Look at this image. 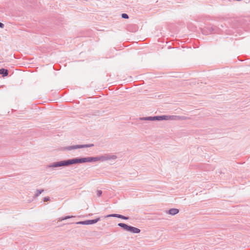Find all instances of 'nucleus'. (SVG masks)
<instances>
[{"instance_id": "nucleus-4", "label": "nucleus", "mask_w": 250, "mask_h": 250, "mask_svg": "<svg viewBox=\"0 0 250 250\" xmlns=\"http://www.w3.org/2000/svg\"><path fill=\"white\" fill-rule=\"evenodd\" d=\"M100 220V218H97L96 219L94 220H86L84 221H80L77 223V224H82V225H91L93 224H95L98 222Z\"/></svg>"}, {"instance_id": "nucleus-14", "label": "nucleus", "mask_w": 250, "mask_h": 250, "mask_svg": "<svg viewBox=\"0 0 250 250\" xmlns=\"http://www.w3.org/2000/svg\"><path fill=\"white\" fill-rule=\"evenodd\" d=\"M122 17L123 18H124V19H128V16L126 14L123 13V14H122Z\"/></svg>"}, {"instance_id": "nucleus-15", "label": "nucleus", "mask_w": 250, "mask_h": 250, "mask_svg": "<svg viewBox=\"0 0 250 250\" xmlns=\"http://www.w3.org/2000/svg\"><path fill=\"white\" fill-rule=\"evenodd\" d=\"M102 194V191L101 190H98L97 192V195L98 196H100Z\"/></svg>"}, {"instance_id": "nucleus-17", "label": "nucleus", "mask_w": 250, "mask_h": 250, "mask_svg": "<svg viewBox=\"0 0 250 250\" xmlns=\"http://www.w3.org/2000/svg\"><path fill=\"white\" fill-rule=\"evenodd\" d=\"M3 27H4V24L0 22V27L3 28Z\"/></svg>"}, {"instance_id": "nucleus-16", "label": "nucleus", "mask_w": 250, "mask_h": 250, "mask_svg": "<svg viewBox=\"0 0 250 250\" xmlns=\"http://www.w3.org/2000/svg\"><path fill=\"white\" fill-rule=\"evenodd\" d=\"M49 200H50V198L49 197H46L44 198L43 201L47 202V201H49Z\"/></svg>"}, {"instance_id": "nucleus-13", "label": "nucleus", "mask_w": 250, "mask_h": 250, "mask_svg": "<svg viewBox=\"0 0 250 250\" xmlns=\"http://www.w3.org/2000/svg\"><path fill=\"white\" fill-rule=\"evenodd\" d=\"M43 191V189H41V190H37L36 191V193L35 195V196L36 197L39 196L42 192Z\"/></svg>"}, {"instance_id": "nucleus-9", "label": "nucleus", "mask_w": 250, "mask_h": 250, "mask_svg": "<svg viewBox=\"0 0 250 250\" xmlns=\"http://www.w3.org/2000/svg\"><path fill=\"white\" fill-rule=\"evenodd\" d=\"M118 225L119 227L122 228L123 229H124L127 231H128V229H129L128 228H129V226H130L125 224L122 223H119Z\"/></svg>"}, {"instance_id": "nucleus-3", "label": "nucleus", "mask_w": 250, "mask_h": 250, "mask_svg": "<svg viewBox=\"0 0 250 250\" xmlns=\"http://www.w3.org/2000/svg\"><path fill=\"white\" fill-rule=\"evenodd\" d=\"M94 146L93 144H88V145H74L71 146H68L64 148L65 150H71L73 149H76L79 148H86L92 147Z\"/></svg>"}, {"instance_id": "nucleus-5", "label": "nucleus", "mask_w": 250, "mask_h": 250, "mask_svg": "<svg viewBox=\"0 0 250 250\" xmlns=\"http://www.w3.org/2000/svg\"><path fill=\"white\" fill-rule=\"evenodd\" d=\"M117 217V218H121V219H125V220L128 219V217H126V216H123V215H122L120 214H109V215L105 216V218H108V217Z\"/></svg>"}, {"instance_id": "nucleus-12", "label": "nucleus", "mask_w": 250, "mask_h": 250, "mask_svg": "<svg viewBox=\"0 0 250 250\" xmlns=\"http://www.w3.org/2000/svg\"><path fill=\"white\" fill-rule=\"evenodd\" d=\"M72 217H73V216H65L64 217H61V218H59L58 219V221H61L62 220H66V219H69V218H72Z\"/></svg>"}, {"instance_id": "nucleus-1", "label": "nucleus", "mask_w": 250, "mask_h": 250, "mask_svg": "<svg viewBox=\"0 0 250 250\" xmlns=\"http://www.w3.org/2000/svg\"><path fill=\"white\" fill-rule=\"evenodd\" d=\"M100 161L99 156L93 157H84V158H74L73 159H67L58 162L52 163L48 167L49 168H56L58 167H66L70 166L72 165L78 164L85 163L87 162H96Z\"/></svg>"}, {"instance_id": "nucleus-7", "label": "nucleus", "mask_w": 250, "mask_h": 250, "mask_svg": "<svg viewBox=\"0 0 250 250\" xmlns=\"http://www.w3.org/2000/svg\"><path fill=\"white\" fill-rule=\"evenodd\" d=\"M179 212V210L178 209L173 208H171L169 210H168V211L167 212V213L171 215H176L177 213H178Z\"/></svg>"}, {"instance_id": "nucleus-11", "label": "nucleus", "mask_w": 250, "mask_h": 250, "mask_svg": "<svg viewBox=\"0 0 250 250\" xmlns=\"http://www.w3.org/2000/svg\"><path fill=\"white\" fill-rule=\"evenodd\" d=\"M99 159H100V162H105L107 161L106 160V154H104V155L99 156Z\"/></svg>"}, {"instance_id": "nucleus-6", "label": "nucleus", "mask_w": 250, "mask_h": 250, "mask_svg": "<svg viewBox=\"0 0 250 250\" xmlns=\"http://www.w3.org/2000/svg\"><path fill=\"white\" fill-rule=\"evenodd\" d=\"M128 228V231L131 232L132 233H140L141 231V230L139 229L130 226Z\"/></svg>"}, {"instance_id": "nucleus-10", "label": "nucleus", "mask_w": 250, "mask_h": 250, "mask_svg": "<svg viewBox=\"0 0 250 250\" xmlns=\"http://www.w3.org/2000/svg\"><path fill=\"white\" fill-rule=\"evenodd\" d=\"M0 74L4 77L6 76L8 74V70L4 68H1L0 69Z\"/></svg>"}, {"instance_id": "nucleus-8", "label": "nucleus", "mask_w": 250, "mask_h": 250, "mask_svg": "<svg viewBox=\"0 0 250 250\" xmlns=\"http://www.w3.org/2000/svg\"><path fill=\"white\" fill-rule=\"evenodd\" d=\"M106 160L107 161L115 160L117 158V155L111 154H106Z\"/></svg>"}, {"instance_id": "nucleus-2", "label": "nucleus", "mask_w": 250, "mask_h": 250, "mask_svg": "<svg viewBox=\"0 0 250 250\" xmlns=\"http://www.w3.org/2000/svg\"><path fill=\"white\" fill-rule=\"evenodd\" d=\"M181 117L178 116H167L163 115L154 117H147L140 118L141 120L146 121H161V120H180Z\"/></svg>"}]
</instances>
